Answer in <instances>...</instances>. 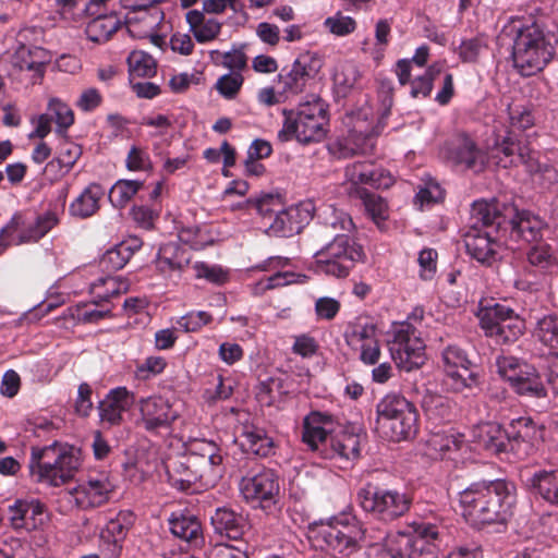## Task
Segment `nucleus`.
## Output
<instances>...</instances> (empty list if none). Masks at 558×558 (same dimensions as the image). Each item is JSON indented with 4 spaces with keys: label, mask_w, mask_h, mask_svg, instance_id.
<instances>
[{
    "label": "nucleus",
    "mask_w": 558,
    "mask_h": 558,
    "mask_svg": "<svg viewBox=\"0 0 558 558\" xmlns=\"http://www.w3.org/2000/svg\"><path fill=\"white\" fill-rule=\"evenodd\" d=\"M506 37L510 40L514 65L523 76L541 72L555 56L551 37L536 23L523 28L504 27L497 44L504 45Z\"/></svg>",
    "instance_id": "1"
},
{
    "label": "nucleus",
    "mask_w": 558,
    "mask_h": 558,
    "mask_svg": "<svg viewBox=\"0 0 558 558\" xmlns=\"http://www.w3.org/2000/svg\"><path fill=\"white\" fill-rule=\"evenodd\" d=\"M332 415L311 412L303 421L302 440L312 451L325 459H356L360 457L361 436L347 429L335 432Z\"/></svg>",
    "instance_id": "2"
},
{
    "label": "nucleus",
    "mask_w": 558,
    "mask_h": 558,
    "mask_svg": "<svg viewBox=\"0 0 558 558\" xmlns=\"http://www.w3.org/2000/svg\"><path fill=\"white\" fill-rule=\"evenodd\" d=\"M546 222L529 210H519L511 197L490 199V244L506 245L508 240L537 242Z\"/></svg>",
    "instance_id": "3"
},
{
    "label": "nucleus",
    "mask_w": 558,
    "mask_h": 558,
    "mask_svg": "<svg viewBox=\"0 0 558 558\" xmlns=\"http://www.w3.org/2000/svg\"><path fill=\"white\" fill-rule=\"evenodd\" d=\"M307 538L316 549L345 556L372 544L367 531L355 518L313 522L308 525Z\"/></svg>",
    "instance_id": "4"
},
{
    "label": "nucleus",
    "mask_w": 558,
    "mask_h": 558,
    "mask_svg": "<svg viewBox=\"0 0 558 558\" xmlns=\"http://www.w3.org/2000/svg\"><path fill=\"white\" fill-rule=\"evenodd\" d=\"M283 126L278 132L281 143L295 138L302 144H308L325 138L329 117L328 106L322 98L312 96V100L300 104L296 112L283 110Z\"/></svg>",
    "instance_id": "5"
},
{
    "label": "nucleus",
    "mask_w": 558,
    "mask_h": 558,
    "mask_svg": "<svg viewBox=\"0 0 558 558\" xmlns=\"http://www.w3.org/2000/svg\"><path fill=\"white\" fill-rule=\"evenodd\" d=\"M356 502L373 519L390 523L410 511L413 505V494L367 481L357 489Z\"/></svg>",
    "instance_id": "6"
},
{
    "label": "nucleus",
    "mask_w": 558,
    "mask_h": 558,
    "mask_svg": "<svg viewBox=\"0 0 558 558\" xmlns=\"http://www.w3.org/2000/svg\"><path fill=\"white\" fill-rule=\"evenodd\" d=\"M377 427L393 442L408 440L418 428L415 405L400 393H387L376 405Z\"/></svg>",
    "instance_id": "7"
},
{
    "label": "nucleus",
    "mask_w": 558,
    "mask_h": 558,
    "mask_svg": "<svg viewBox=\"0 0 558 558\" xmlns=\"http://www.w3.org/2000/svg\"><path fill=\"white\" fill-rule=\"evenodd\" d=\"M315 271L335 278H347L356 263L364 262L363 246L348 234H337L317 251Z\"/></svg>",
    "instance_id": "8"
},
{
    "label": "nucleus",
    "mask_w": 558,
    "mask_h": 558,
    "mask_svg": "<svg viewBox=\"0 0 558 558\" xmlns=\"http://www.w3.org/2000/svg\"><path fill=\"white\" fill-rule=\"evenodd\" d=\"M58 223L59 217L52 210L41 215L28 210L16 211L0 230V253L11 245L38 242Z\"/></svg>",
    "instance_id": "9"
},
{
    "label": "nucleus",
    "mask_w": 558,
    "mask_h": 558,
    "mask_svg": "<svg viewBox=\"0 0 558 558\" xmlns=\"http://www.w3.org/2000/svg\"><path fill=\"white\" fill-rule=\"evenodd\" d=\"M243 498L267 514L279 509V477L271 469L263 468L256 473H248L240 482Z\"/></svg>",
    "instance_id": "10"
},
{
    "label": "nucleus",
    "mask_w": 558,
    "mask_h": 558,
    "mask_svg": "<svg viewBox=\"0 0 558 558\" xmlns=\"http://www.w3.org/2000/svg\"><path fill=\"white\" fill-rule=\"evenodd\" d=\"M389 350L395 363L407 372L425 363V344L416 328L408 322L393 325Z\"/></svg>",
    "instance_id": "11"
},
{
    "label": "nucleus",
    "mask_w": 558,
    "mask_h": 558,
    "mask_svg": "<svg viewBox=\"0 0 558 558\" xmlns=\"http://www.w3.org/2000/svg\"><path fill=\"white\" fill-rule=\"evenodd\" d=\"M463 242L472 259L483 265L488 262V202L486 199L473 202Z\"/></svg>",
    "instance_id": "12"
},
{
    "label": "nucleus",
    "mask_w": 558,
    "mask_h": 558,
    "mask_svg": "<svg viewBox=\"0 0 558 558\" xmlns=\"http://www.w3.org/2000/svg\"><path fill=\"white\" fill-rule=\"evenodd\" d=\"M445 385L456 392L472 388L480 384L477 366L458 345H448L442 352Z\"/></svg>",
    "instance_id": "13"
},
{
    "label": "nucleus",
    "mask_w": 558,
    "mask_h": 558,
    "mask_svg": "<svg viewBox=\"0 0 558 558\" xmlns=\"http://www.w3.org/2000/svg\"><path fill=\"white\" fill-rule=\"evenodd\" d=\"M533 336L553 353L544 360L543 376L558 398V314L550 313L537 319Z\"/></svg>",
    "instance_id": "14"
},
{
    "label": "nucleus",
    "mask_w": 558,
    "mask_h": 558,
    "mask_svg": "<svg viewBox=\"0 0 558 558\" xmlns=\"http://www.w3.org/2000/svg\"><path fill=\"white\" fill-rule=\"evenodd\" d=\"M140 417L136 425L151 435H158L161 430H169L178 418V413L171 403L161 396H150L140 399Z\"/></svg>",
    "instance_id": "15"
},
{
    "label": "nucleus",
    "mask_w": 558,
    "mask_h": 558,
    "mask_svg": "<svg viewBox=\"0 0 558 558\" xmlns=\"http://www.w3.org/2000/svg\"><path fill=\"white\" fill-rule=\"evenodd\" d=\"M114 492V485L105 472L89 474L74 487L70 495L82 510L98 508L107 504Z\"/></svg>",
    "instance_id": "16"
},
{
    "label": "nucleus",
    "mask_w": 558,
    "mask_h": 558,
    "mask_svg": "<svg viewBox=\"0 0 558 558\" xmlns=\"http://www.w3.org/2000/svg\"><path fill=\"white\" fill-rule=\"evenodd\" d=\"M320 68L322 62L314 54H300L290 68H283L279 74L283 90L293 95L303 93L315 80Z\"/></svg>",
    "instance_id": "17"
},
{
    "label": "nucleus",
    "mask_w": 558,
    "mask_h": 558,
    "mask_svg": "<svg viewBox=\"0 0 558 558\" xmlns=\"http://www.w3.org/2000/svg\"><path fill=\"white\" fill-rule=\"evenodd\" d=\"M490 527L492 532L502 533L507 529L508 521L513 515L515 505V485L506 480H490Z\"/></svg>",
    "instance_id": "18"
},
{
    "label": "nucleus",
    "mask_w": 558,
    "mask_h": 558,
    "mask_svg": "<svg viewBox=\"0 0 558 558\" xmlns=\"http://www.w3.org/2000/svg\"><path fill=\"white\" fill-rule=\"evenodd\" d=\"M192 465L199 468L210 482L222 477V456L218 445L211 440L193 439L186 445V454Z\"/></svg>",
    "instance_id": "19"
},
{
    "label": "nucleus",
    "mask_w": 558,
    "mask_h": 558,
    "mask_svg": "<svg viewBox=\"0 0 558 558\" xmlns=\"http://www.w3.org/2000/svg\"><path fill=\"white\" fill-rule=\"evenodd\" d=\"M460 505L465 522L475 530L488 524V484L474 483L460 494Z\"/></svg>",
    "instance_id": "20"
},
{
    "label": "nucleus",
    "mask_w": 558,
    "mask_h": 558,
    "mask_svg": "<svg viewBox=\"0 0 558 558\" xmlns=\"http://www.w3.org/2000/svg\"><path fill=\"white\" fill-rule=\"evenodd\" d=\"M523 333V324L509 306L490 304V340L496 344L515 342Z\"/></svg>",
    "instance_id": "21"
},
{
    "label": "nucleus",
    "mask_w": 558,
    "mask_h": 558,
    "mask_svg": "<svg viewBox=\"0 0 558 558\" xmlns=\"http://www.w3.org/2000/svg\"><path fill=\"white\" fill-rule=\"evenodd\" d=\"M57 447L58 442L43 449L33 448L29 460L32 474L37 476L38 482H44L51 486L65 484V478H56V476L60 475L59 469L61 466Z\"/></svg>",
    "instance_id": "22"
},
{
    "label": "nucleus",
    "mask_w": 558,
    "mask_h": 558,
    "mask_svg": "<svg viewBox=\"0 0 558 558\" xmlns=\"http://www.w3.org/2000/svg\"><path fill=\"white\" fill-rule=\"evenodd\" d=\"M133 522L134 515L132 512L121 511L106 524L100 533V546L106 558H119L121 556L123 543Z\"/></svg>",
    "instance_id": "23"
},
{
    "label": "nucleus",
    "mask_w": 558,
    "mask_h": 558,
    "mask_svg": "<svg viewBox=\"0 0 558 558\" xmlns=\"http://www.w3.org/2000/svg\"><path fill=\"white\" fill-rule=\"evenodd\" d=\"M409 527L413 531L409 558H438L440 526L422 520L413 521Z\"/></svg>",
    "instance_id": "24"
},
{
    "label": "nucleus",
    "mask_w": 558,
    "mask_h": 558,
    "mask_svg": "<svg viewBox=\"0 0 558 558\" xmlns=\"http://www.w3.org/2000/svg\"><path fill=\"white\" fill-rule=\"evenodd\" d=\"M521 135H513V131H508L507 135L499 143L496 141L494 147H490V161L502 168L522 162L527 163L533 159V150L523 144Z\"/></svg>",
    "instance_id": "25"
},
{
    "label": "nucleus",
    "mask_w": 558,
    "mask_h": 558,
    "mask_svg": "<svg viewBox=\"0 0 558 558\" xmlns=\"http://www.w3.org/2000/svg\"><path fill=\"white\" fill-rule=\"evenodd\" d=\"M165 468L169 484L182 492L189 490L197 482L204 485L216 484V482H210L208 475H205L199 468L192 465L185 456L179 459H169L165 463Z\"/></svg>",
    "instance_id": "26"
},
{
    "label": "nucleus",
    "mask_w": 558,
    "mask_h": 558,
    "mask_svg": "<svg viewBox=\"0 0 558 558\" xmlns=\"http://www.w3.org/2000/svg\"><path fill=\"white\" fill-rule=\"evenodd\" d=\"M134 393L126 387H117L106 395L98 404L99 418L102 424L118 426L123 422V413L134 404Z\"/></svg>",
    "instance_id": "27"
},
{
    "label": "nucleus",
    "mask_w": 558,
    "mask_h": 558,
    "mask_svg": "<svg viewBox=\"0 0 558 558\" xmlns=\"http://www.w3.org/2000/svg\"><path fill=\"white\" fill-rule=\"evenodd\" d=\"M311 219L312 214L307 206H291L276 213L274 221L269 225V232L275 236L290 238L300 233Z\"/></svg>",
    "instance_id": "28"
},
{
    "label": "nucleus",
    "mask_w": 558,
    "mask_h": 558,
    "mask_svg": "<svg viewBox=\"0 0 558 558\" xmlns=\"http://www.w3.org/2000/svg\"><path fill=\"white\" fill-rule=\"evenodd\" d=\"M171 534L185 542L190 548H201L205 543L202 523L187 511L172 512L168 519Z\"/></svg>",
    "instance_id": "29"
},
{
    "label": "nucleus",
    "mask_w": 558,
    "mask_h": 558,
    "mask_svg": "<svg viewBox=\"0 0 558 558\" xmlns=\"http://www.w3.org/2000/svg\"><path fill=\"white\" fill-rule=\"evenodd\" d=\"M518 430L515 436L511 439L507 434L505 437L490 436V454L495 453L501 460V454L509 459V451L514 449V445L521 439L524 442H532L542 436V429L537 428L535 423L530 417H520L517 420Z\"/></svg>",
    "instance_id": "30"
},
{
    "label": "nucleus",
    "mask_w": 558,
    "mask_h": 558,
    "mask_svg": "<svg viewBox=\"0 0 558 558\" xmlns=\"http://www.w3.org/2000/svg\"><path fill=\"white\" fill-rule=\"evenodd\" d=\"M525 485L532 494L541 497L551 506H558V470H538L533 474L529 471L521 473Z\"/></svg>",
    "instance_id": "31"
},
{
    "label": "nucleus",
    "mask_w": 558,
    "mask_h": 558,
    "mask_svg": "<svg viewBox=\"0 0 558 558\" xmlns=\"http://www.w3.org/2000/svg\"><path fill=\"white\" fill-rule=\"evenodd\" d=\"M162 20V10L159 5H153V8L126 12L124 24L132 37L146 38L155 33Z\"/></svg>",
    "instance_id": "32"
},
{
    "label": "nucleus",
    "mask_w": 558,
    "mask_h": 558,
    "mask_svg": "<svg viewBox=\"0 0 558 558\" xmlns=\"http://www.w3.org/2000/svg\"><path fill=\"white\" fill-rule=\"evenodd\" d=\"M210 520L215 532L231 541H241L248 529L247 519L228 507L217 508Z\"/></svg>",
    "instance_id": "33"
},
{
    "label": "nucleus",
    "mask_w": 558,
    "mask_h": 558,
    "mask_svg": "<svg viewBox=\"0 0 558 558\" xmlns=\"http://www.w3.org/2000/svg\"><path fill=\"white\" fill-rule=\"evenodd\" d=\"M449 157L457 165H464L466 169L480 172L484 169V156L476 147L474 141L466 134H458L450 143Z\"/></svg>",
    "instance_id": "34"
},
{
    "label": "nucleus",
    "mask_w": 558,
    "mask_h": 558,
    "mask_svg": "<svg viewBox=\"0 0 558 558\" xmlns=\"http://www.w3.org/2000/svg\"><path fill=\"white\" fill-rule=\"evenodd\" d=\"M463 437L453 433L439 430L428 435L424 444V454L433 460L454 459L463 446Z\"/></svg>",
    "instance_id": "35"
},
{
    "label": "nucleus",
    "mask_w": 558,
    "mask_h": 558,
    "mask_svg": "<svg viewBox=\"0 0 558 558\" xmlns=\"http://www.w3.org/2000/svg\"><path fill=\"white\" fill-rule=\"evenodd\" d=\"M242 447L250 453L267 458L275 453V441L264 427L244 425L241 433Z\"/></svg>",
    "instance_id": "36"
},
{
    "label": "nucleus",
    "mask_w": 558,
    "mask_h": 558,
    "mask_svg": "<svg viewBox=\"0 0 558 558\" xmlns=\"http://www.w3.org/2000/svg\"><path fill=\"white\" fill-rule=\"evenodd\" d=\"M511 387L518 395L531 399V407L535 412L544 413L550 409L547 390L537 376H522Z\"/></svg>",
    "instance_id": "37"
},
{
    "label": "nucleus",
    "mask_w": 558,
    "mask_h": 558,
    "mask_svg": "<svg viewBox=\"0 0 558 558\" xmlns=\"http://www.w3.org/2000/svg\"><path fill=\"white\" fill-rule=\"evenodd\" d=\"M191 262L190 252L178 242H169L159 247L156 266L162 274L183 270Z\"/></svg>",
    "instance_id": "38"
},
{
    "label": "nucleus",
    "mask_w": 558,
    "mask_h": 558,
    "mask_svg": "<svg viewBox=\"0 0 558 558\" xmlns=\"http://www.w3.org/2000/svg\"><path fill=\"white\" fill-rule=\"evenodd\" d=\"M186 23L198 44H207L215 40L222 28V23L213 17H206L204 12L191 10L185 15Z\"/></svg>",
    "instance_id": "39"
},
{
    "label": "nucleus",
    "mask_w": 558,
    "mask_h": 558,
    "mask_svg": "<svg viewBox=\"0 0 558 558\" xmlns=\"http://www.w3.org/2000/svg\"><path fill=\"white\" fill-rule=\"evenodd\" d=\"M141 247L142 242L137 238L122 241L105 252L100 258L99 265L106 271L120 270Z\"/></svg>",
    "instance_id": "40"
},
{
    "label": "nucleus",
    "mask_w": 558,
    "mask_h": 558,
    "mask_svg": "<svg viewBox=\"0 0 558 558\" xmlns=\"http://www.w3.org/2000/svg\"><path fill=\"white\" fill-rule=\"evenodd\" d=\"M96 16L87 24L86 35L90 41L106 43L120 29L122 21L116 13L102 14L98 11Z\"/></svg>",
    "instance_id": "41"
},
{
    "label": "nucleus",
    "mask_w": 558,
    "mask_h": 558,
    "mask_svg": "<svg viewBox=\"0 0 558 558\" xmlns=\"http://www.w3.org/2000/svg\"><path fill=\"white\" fill-rule=\"evenodd\" d=\"M104 194L100 184H89L70 205L71 215L80 218L93 216L99 209V201Z\"/></svg>",
    "instance_id": "42"
},
{
    "label": "nucleus",
    "mask_w": 558,
    "mask_h": 558,
    "mask_svg": "<svg viewBox=\"0 0 558 558\" xmlns=\"http://www.w3.org/2000/svg\"><path fill=\"white\" fill-rule=\"evenodd\" d=\"M381 172L375 163L357 161L345 167V178L352 185L380 186Z\"/></svg>",
    "instance_id": "43"
},
{
    "label": "nucleus",
    "mask_w": 558,
    "mask_h": 558,
    "mask_svg": "<svg viewBox=\"0 0 558 558\" xmlns=\"http://www.w3.org/2000/svg\"><path fill=\"white\" fill-rule=\"evenodd\" d=\"M68 317L75 324L94 325L111 316V308L105 305H96L94 302L80 303L68 307Z\"/></svg>",
    "instance_id": "44"
},
{
    "label": "nucleus",
    "mask_w": 558,
    "mask_h": 558,
    "mask_svg": "<svg viewBox=\"0 0 558 558\" xmlns=\"http://www.w3.org/2000/svg\"><path fill=\"white\" fill-rule=\"evenodd\" d=\"M90 294L96 305H105L110 299L126 291V284L118 277H100L90 284Z\"/></svg>",
    "instance_id": "45"
},
{
    "label": "nucleus",
    "mask_w": 558,
    "mask_h": 558,
    "mask_svg": "<svg viewBox=\"0 0 558 558\" xmlns=\"http://www.w3.org/2000/svg\"><path fill=\"white\" fill-rule=\"evenodd\" d=\"M45 49L22 45L15 52V62L21 70L34 72V76L43 77L45 72Z\"/></svg>",
    "instance_id": "46"
},
{
    "label": "nucleus",
    "mask_w": 558,
    "mask_h": 558,
    "mask_svg": "<svg viewBox=\"0 0 558 558\" xmlns=\"http://www.w3.org/2000/svg\"><path fill=\"white\" fill-rule=\"evenodd\" d=\"M82 153V147L78 144L64 141L59 147L58 156L47 163L46 170L58 169L66 174L80 159Z\"/></svg>",
    "instance_id": "47"
},
{
    "label": "nucleus",
    "mask_w": 558,
    "mask_h": 558,
    "mask_svg": "<svg viewBox=\"0 0 558 558\" xmlns=\"http://www.w3.org/2000/svg\"><path fill=\"white\" fill-rule=\"evenodd\" d=\"M422 408L429 420L449 422L452 417V403L440 395H426Z\"/></svg>",
    "instance_id": "48"
},
{
    "label": "nucleus",
    "mask_w": 558,
    "mask_h": 558,
    "mask_svg": "<svg viewBox=\"0 0 558 558\" xmlns=\"http://www.w3.org/2000/svg\"><path fill=\"white\" fill-rule=\"evenodd\" d=\"M413 531L397 532L386 537L385 547L381 551L383 558H409Z\"/></svg>",
    "instance_id": "49"
},
{
    "label": "nucleus",
    "mask_w": 558,
    "mask_h": 558,
    "mask_svg": "<svg viewBox=\"0 0 558 558\" xmlns=\"http://www.w3.org/2000/svg\"><path fill=\"white\" fill-rule=\"evenodd\" d=\"M377 325L368 317H356L350 322L344 331L345 341L350 344L354 341L368 342L376 338Z\"/></svg>",
    "instance_id": "50"
},
{
    "label": "nucleus",
    "mask_w": 558,
    "mask_h": 558,
    "mask_svg": "<svg viewBox=\"0 0 558 558\" xmlns=\"http://www.w3.org/2000/svg\"><path fill=\"white\" fill-rule=\"evenodd\" d=\"M129 74L131 78L153 77L157 73L155 59L144 51H132L128 57Z\"/></svg>",
    "instance_id": "51"
},
{
    "label": "nucleus",
    "mask_w": 558,
    "mask_h": 558,
    "mask_svg": "<svg viewBox=\"0 0 558 558\" xmlns=\"http://www.w3.org/2000/svg\"><path fill=\"white\" fill-rule=\"evenodd\" d=\"M143 187L138 180H119L109 191V201L117 208H123Z\"/></svg>",
    "instance_id": "52"
},
{
    "label": "nucleus",
    "mask_w": 558,
    "mask_h": 558,
    "mask_svg": "<svg viewBox=\"0 0 558 558\" xmlns=\"http://www.w3.org/2000/svg\"><path fill=\"white\" fill-rule=\"evenodd\" d=\"M527 262L530 266L536 268L539 272L546 274L557 265V258L553 248L546 243L534 245L527 252Z\"/></svg>",
    "instance_id": "53"
},
{
    "label": "nucleus",
    "mask_w": 558,
    "mask_h": 558,
    "mask_svg": "<svg viewBox=\"0 0 558 558\" xmlns=\"http://www.w3.org/2000/svg\"><path fill=\"white\" fill-rule=\"evenodd\" d=\"M57 451H59L61 466L59 469L60 475L56 478H65L66 483L74 477L81 465L78 450L73 446L58 444Z\"/></svg>",
    "instance_id": "54"
},
{
    "label": "nucleus",
    "mask_w": 558,
    "mask_h": 558,
    "mask_svg": "<svg viewBox=\"0 0 558 558\" xmlns=\"http://www.w3.org/2000/svg\"><path fill=\"white\" fill-rule=\"evenodd\" d=\"M525 366L524 363L512 355H505L502 353L496 357L498 375L509 381L511 386L523 376V367Z\"/></svg>",
    "instance_id": "55"
},
{
    "label": "nucleus",
    "mask_w": 558,
    "mask_h": 558,
    "mask_svg": "<svg viewBox=\"0 0 558 558\" xmlns=\"http://www.w3.org/2000/svg\"><path fill=\"white\" fill-rule=\"evenodd\" d=\"M49 116L52 117V121L57 124V132L60 134L65 131L74 123L73 110L60 99H51L48 104Z\"/></svg>",
    "instance_id": "56"
},
{
    "label": "nucleus",
    "mask_w": 558,
    "mask_h": 558,
    "mask_svg": "<svg viewBox=\"0 0 558 558\" xmlns=\"http://www.w3.org/2000/svg\"><path fill=\"white\" fill-rule=\"evenodd\" d=\"M356 192L363 202L366 213L374 221L386 219L387 204L380 196L366 189H357Z\"/></svg>",
    "instance_id": "57"
},
{
    "label": "nucleus",
    "mask_w": 558,
    "mask_h": 558,
    "mask_svg": "<svg viewBox=\"0 0 558 558\" xmlns=\"http://www.w3.org/2000/svg\"><path fill=\"white\" fill-rule=\"evenodd\" d=\"M439 73L434 65L426 69L423 75H420L412 80L409 84L411 85L410 95L412 98H426L430 95L434 81L436 75Z\"/></svg>",
    "instance_id": "58"
},
{
    "label": "nucleus",
    "mask_w": 558,
    "mask_h": 558,
    "mask_svg": "<svg viewBox=\"0 0 558 558\" xmlns=\"http://www.w3.org/2000/svg\"><path fill=\"white\" fill-rule=\"evenodd\" d=\"M178 239L182 244L196 251L203 250L211 243L207 233L199 226L184 227L180 229Z\"/></svg>",
    "instance_id": "59"
},
{
    "label": "nucleus",
    "mask_w": 558,
    "mask_h": 558,
    "mask_svg": "<svg viewBox=\"0 0 558 558\" xmlns=\"http://www.w3.org/2000/svg\"><path fill=\"white\" fill-rule=\"evenodd\" d=\"M356 21L353 17L343 15L341 12L327 17L324 22L325 28L339 37L352 34L356 29Z\"/></svg>",
    "instance_id": "60"
},
{
    "label": "nucleus",
    "mask_w": 558,
    "mask_h": 558,
    "mask_svg": "<svg viewBox=\"0 0 558 558\" xmlns=\"http://www.w3.org/2000/svg\"><path fill=\"white\" fill-rule=\"evenodd\" d=\"M213 322V315L205 311H192L180 317L177 325L185 332H197Z\"/></svg>",
    "instance_id": "61"
},
{
    "label": "nucleus",
    "mask_w": 558,
    "mask_h": 558,
    "mask_svg": "<svg viewBox=\"0 0 558 558\" xmlns=\"http://www.w3.org/2000/svg\"><path fill=\"white\" fill-rule=\"evenodd\" d=\"M444 197L445 192L440 185L435 181H429L416 193L415 204H418L420 208L424 209L441 202Z\"/></svg>",
    "instance_id": "62"
},
{
    "label": "nucleus",
    "mask_w": 558,
    "mask_h": 558,
    "mask_svg": "<svg viewBox=\"0 0 558 558\" xmlns=\"http://www.w3.org/2000/svg\"><path fill=\"white\" fill-rule=\"evenodd\" d=\"M167 367V361L162 356H148L135 368V377L141 380H148L160 375Z\"/></svg>",
    "instance_id": "63"
},
{
    "label": "nucleus",
    "mask_w": 558,
    "mask_h": 558,
    "mask_svg": "<svg viewBox=\"0 0 558 558\" xmlns=\"http://www.w3.org/2000/svg\"><path fill=\"white\" fill-rule=\"evenodd\" d=\"M57 12L69 22H77L86 14V2L83 0H56Z\"/></svg>",
    "instance_id": "64"
}]
</instances>
